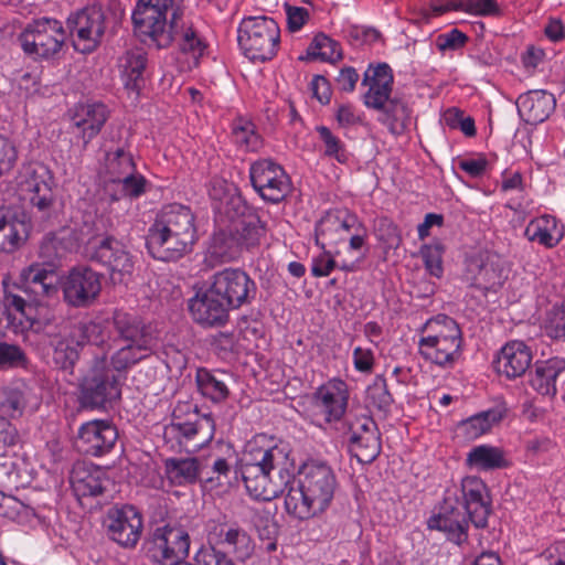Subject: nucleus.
Listing matches in <instances>:
<instances>
[{
	"label": "nucleus",
	"instance_id": "13d9d810",
	"mask_svg": "<svg viewBox=\"0 0 565 565\" xmlns=\"http://www.w3.org/2000/svg\"><path fill=\"white\" fill-rule=\"evenodd\" d=\"M420 255L426 270L437 278L443 275V247L440 245H425L420 249Z\"/></svg>",
	"mask_w": 565,
	"mask_h": 565
},
{
	"label": "nucleus",
	"instance_id": "4d7b16f0",
	"mask_svg": "<svg viewBox=\"0 0 565 565\" xmlns=\"http://www.w3.org/2000/svg\"><path fill=\"white\" fill-rule=\"evenodd\" d=\"M317 130L326 147L324 154L337 159L340 163L347 162L348 154L340 139L328 127L320 126Z\"/></svg>",
	"mask_w": 565,
	"mask_h": 565
},
{
	"label": "nucleus",
	"instance_id": "473e14b6",
	"mask_svg": "<svg viewBox=\"0 0 565 565\" xmlns=\"http://www.w3.org/2000/svg\"><path fill=\"white\" fill-rule=\"evenodd\" d=\"M343 382L320 386L313 394V404L328 422L340 419L348 405V392Z\"/></svg>",
	"mask_w": 565,
	"mask_h": 565
},
{
	"label": "nucleus",
	"instance_id": "39448f33",
	"mask_svg": "<svg viewBox=\"0 0 565 565\" xmlns=\"http://www.w3.org/2000/svg\"><path fill=\"white\" fill-rule=\"evenodd\" d=\"M181 0H139L134 12L135 32L143 42L153 43L158 49L168 47L173 40L171 22L181 19Z\"/></svg>",
	"mask_w": 565,
	"mask_h": 565
},
{
	"label": "nucleus",
	"instance_id": "f704fd0d",
	"mask_svg": "<svg viewBox=\"0 0 565 565\" xmlns=\"http://www.w3.org/2000/svg\"><path fill=\"white\" fill-rule=\"evenodd\" d=\"M565 372V360L553 358L535 364V371L531 374V386L543 396L556 394V381Z\"/></svg>",
	"mask_w": 565,
	"mask_h": 565
},
{
	"label": "nucleus",
	"instance_id": "7ed1b4c3",
	"mask_svg": "<svg viewBox=\"0 0 565 565\" xmlns=\"http://www.w3.org/2000/svg\"><path fill=\"white\" fill-rule=\"evenodd\" d=\"M286 511L299 520L323 512L331 503L337 479L330 466L323 462L303 465L299 479L287 487Z\"/></svg>",
	"mask_w": 565,
	"mask_h": 565
},
{
	"label": "nucleus",
	"instance_id": "c756f323",
	"mask_svg": "<svg viewBox=\"0 0 565 565\" xmlns=\"http://www.w3.org/2000/svg\"><path fill=\"white\" fill-rule=\"evenodd\" d=\"M430 529L446 532L450 540L460 544L467 539L468 521L459 505H454L450 498L445 499V504L438 515L429 519Z\"/></svg>",
	"mask_w": 565,
	"mask_h": 565
},
{
	"label": "nucleus",
	"instance_id": "b1692460",
	"mask_svg": "<svg viewBox=\"0 0 565 565\" xmlns=\"http://www.w3.org/2000/svg\"><path fill=\"white\" fill-rule=\"evenodd\" d=\"M108 117L109 110L103 103L78 104L71 115L72 134L83 140L85 148L100 132Z\"/></svg>",
	"mask_w": 565,
	"mask_h": 565
},
{
	"label": "nucleus",
	"instance_id": "1a4fd4ad",
	"mask_svg": "<svg viewBox=\"0 0 565 565\" xmlns=\"http://www.w3.org/2000/svg\"><path fill=\"white\" fill-rule=\"evenodd\" d=\"M23 190L29 193V202L34 217L47 221L56 214L57 185L52 171L42 163L25 168Z\"/></svg>",
	"mask_w": 565,
	"mask_h": 565
},
{
	"label": "nucleus",
	"instance_id": "9b49d317",
	"mask_svg": "<svg viewBox=\"0 0 565 565\" xmlns=\"http://www.w3.org/2000/svg\"><path fill=\"white\" fill-rule=\"evenodd\" d=\"M190 535L180 524L157 526L147 541V552L152 561L162 565H179L190 551Z\"/></svg>",
	"mask_w": 565,
	"mask_h": 565
},
{
	"label": "nucleus",
	"instance_id": "aec40b11",
	"mask_svg": "<svg viewBox=\"0 0 565 565\" xmlns=\"http://www.w3.org/2000/svg\"><path fill=\"white\" fill-rule=\"evenodd\" d=\"M248 207L239 196H232L226 203L225 214L232 222L231 230L235 234L243 250H250L259 245L265 233V226L259 216L254 213L246 214Z\"/></svg>",
	"mask_w": 565,
	"mask_h": 565
},
{
	"label": "nucleus",
	"instance_id": "e433bc0d",
	"mask_svg": "<svg viewBox=\"0 0 565 565\" xmlns=\"http://www.w3.org/2000/svg\"><path fill=\"white\" fill-rule=\"evenodd\" d=\"M216 544L223 547V552L235 555L238 559L245 561L254 550L252 539L247 532L239 526H227L221 524L217 533Z\"/></svg>",
	"mask_w": 565,
	"mask_h": 565
},
{
	"label": "nucleus",
	"instance_id": "69168bd1",
	"mask_svg": "<svg viewBox=\"0 0 565 565\" xmlns=\"http://www.w3.org/2000/svg\"><path fill=\"white\" fill-rule=\"evenodd\" d=\"M468 38L465 33L459 31L458 29H452L448 33L439 34L436 39V46L440 52H445L447 50H457L465 45Z\"/></svg>",
	"mask_w": 565,
	"mask_h": 565
},
{
	"label": "nucleus",
	"instance_id": "f8f14e48",
	"mask_svg": "<svg viewBox=\"0 0 565 565\" xmlns=\"http://www.w3.org/2000/svg\"><path fill=\"white\" fill-rule=\"evenodd\" d=\"M88 255L102 264L114 284H122L131 278L135 260L127 247L114 236H105L89 243Z\"/></svg>",
	"mask_w": 565,
	"mask_h": 565
},
{
	"label": "nucleus",
	"instance_id": "c03bdc74",
	"mask_svg": "<svg viewBox=\"0 0 565 565\" xmlns=\"http://www.w3.org/2000/svg\"><path fill=\"white\" fill-rule=\"evenodd\" d=\"M393 402L386 380L382 375H376L365 392L366 407L371 412H377L385 416L390 412Z\"/></svg>",
	"mask_w": 565,
	"mask_h": 565
},
{
	"label": "nucleus",
	"instance_id": "5fc2aeb1",
	"mask_svg": "<svg viewBox=\"0 0 565 565\" xmlns=\"http://www.w3.org/2000/svg\"><path fill=\"white\" fill-rule=\"evenodd\" d=\"M362 257L363 255L355 257L353 260H342L338 264L329 253H323L313 260L311 273L315 277H326L330 275L337 266L344 271H354L358 269Z\"/></svg>",
	"mask_w": 565,
	"mask_h": 565
},
{
	"label": "nucleus",
	"instance_id": "5701e85b",
	"mask_svg": "<svg viewBox=\"0 0 565 565\" xmlns=\"http://www.w3.org/2000/svg\"><path fill=\"white\" fill-rule=\"evenodd\" d=\"M231 310L211 285L205 291L198 292L189 300V311L193 320L203 327L225 326Z\"/></svg>",
	"mask_w": 565,
	"mask_h": 565
},
{
	"label": "nucleus",
	"instance_id": "680f3d73",
	"mask_svg": "<svg viewBox=\"0 0 565 565\" xmlns=\"http://www.w3.org/2000/svg\"><path fill=\"white\" fill-rule=\"evenodd\" d=\"M82 344L88 342L97 347H103L107 342L108 334L102 323L89 321L78 326Z\"/></svg>",
	"mask_w": 565,
	"mask_h": 565
},
{
	"label": "nucleus",
	"instance_id": "864d4df0",
	"mask_svg": "<svg viewBox=\"0 0 565 565\" xmlns=\"http://www.w3.org/2000/svg\"><path fill=\"white\" fill-rule=\"evenodd\" d=\"M106 170L110 177L109 180H118L122 179L124 175L135 172L136 166L130 153L124 149H117L113 153H107Z\"/></svg>",
	"mask_w": 565,
	"mask_h": 565
},
{
	"label": "nucleus",
	"instance_id": "774afa93",
	"mask_svg": "<svg viewBox=\"0 0 565 565\" xmlns=\"http://www.w3.org/2000/svg\"><path fill=\"white\" fill-rule=\"evenodd\" d=\"M201 565H235L233 559L225 552L216 548L200 550Z\"/></svg>",
	"mask_w": 565,
	"mask_h": 565
},
{
	"label": "nucleus",
	"instance_id": "7c9ffc66",
	"mask_svg": "<svg viewBox=\"0 0 565 565\" xmlns=\"http://www.w3.org/2000/svg\"><path fill=\"white\" fill-rule=\"evenodd\" d=\"M455 332L446 338L436 339V337H423L419 340V352L426 359L435 364L445 366L454 363L459 355L461 338H452Z\"/></svg>",
	"mask_w": 565,
	"mask_h": 565
},
{
	"label": "nucleus",
	"instance_id": "6e6d98bb",
	"mask_svg": "<svg viewBox=\"0 0 565 565\" xmlns=\"http://www.w3.org/2000/svg\"><path fill=\"white\" fill-rule=\"evenodd\" d=\"M424 332L428 334L426 337H436V339L446 338V335L455 332L452 338H461V330L458 323L450 317L445 315H438L437 317L429 319L424 328Z\"/></svg>",
	"mask_w": 565,
	"mask_h": 565
},
{
	"label": "nucleus",
	"instance_id": "cd10ccee",
	"mask_svg": "<svg viewBox=\"0 0 565 565\" xmlns=\"http://www.w3.org/2000/svg\"><path fill=\"white\" fill-rule=\"evenodd\" d=\"M556 100L546 90H530L519 96L516 107L521 118L531 125L543 122L554 111Z\"/></svg>",
	"mask_w": 565,
	"mask_h": 565
},
{
	"label": "nucleus",
	"instance_id": "c9c22d12",
	"mask_svg": "<svg viewBox=\"0 0 565 565\" xmlns=\"http://www.w3.org/2000/svg\"><path fill=\"white\" fill-rule=\"evenodd\" d=\"M147 180L136 171L122 179L109 180L105 186V193L109 196L110 203L124 202L125 206L131 204V200L139 198L146 192Z\"/></svg>",
	"mask_w": 565,
	"mask_h": 565
},
{
	"label": "nucleus",
	"instance_id": "2eb2a0df",
	"mask_svg": "<svg viewBox=\"0 0 565 565\" xmlns=\"http://www.w3.org/2000/svg\"><path fill=\"white\" fill-rule=\"evenodd\" d=\"M249 178L256 192L270 203L281 202L291 190L288 174L271 159H260L252 163Z\"/></svg>",
	"mask_w": 565,
	"mask_h": 565
},
{
	"label": "nucleus",
	"instance_id": "a19ab883",
	"mask_svg": "<svg viewBox=\"0 0 565 565\" xmlns=\"http://www.w3.org/2000/svg\"><path fill=\"white\" fill-rule=\"evenodd\" d=\"M147 65V56L143 52L129 51L120 58L119 66L122 70L125 86L134 92H139L145 83L143 72Z\"/></svg>",
	"mask_w": 565,
	"mask_h": 565
},
{
	"label": "nucleus",
	"instance_id": "58836bf2",
	"mask_svg": "<svg viewBox=\"0 0 565 565\" xmlns=\"http://www.w3.org/2000/svg\"><path fill=\"white\" fill-rule=\"evenodd\" d=\"M524 235L529 241L537 242L547 248L556 246L563 237L556 218L547 214L532 220L525 227Z\"/></svg>",
	"mask_w": 565,
	"mask_h": 565
},
{
	"label": "nucleus",
	"instance_id": "412c9836",
	"mask_svg": "<svg viewBox=\"0 0 565 565\" xmlns=\"http://www.w3.org/2000/svg\"><path fill=\"white\" fill-rule=\"evenodd\" d=\"M115 338L114 342L140 345L141 348H157V334L152 327L139 316L122 310H115L110 320Z\"/></svg>",
	"mask_w": 565,
	"mask_h": 565
},
{
	"label": "nucleus",
	"instance_id": "9d476101",
	"mask_svg": "<svg viewBox=\"0 0 565 565\" xmlns=\"http://www.w3.org/2000/svg\"><path fill=\"white\" fill-rule=\"evenodd\" d=\"M175 435L180 443H193L199 448L214 438L215 423L211 414H201L196 405L179 402L172 412V422L166 428Z\"/></svg>",
	"mask_w": 565,
	"mask_h": 565
},
{
	"label": "nucleus",
	"instance_id": "603ef678",
	"mask_svg": "<svg viewBox=\"0 0 565 565\" xmlns=\"http://www.w3.org/2000/svg\"><path fill=\"white\" fill-rule=\"evenodd\" d=\"M316 243L321 248L327 245H335L345 241V236L341 235L335 224L333 212H327L316 225Z\"/></svg>",
	"mask_w": 565,
	"mask_h": 565
},
{
	"label": "nucleus",
	"instance_id": "6ab92c4d",
	"mask_svg": "<svg viewBox=\"0 0 565 565\" xmlns=\"http://www.w3.org/2000/svg\"><path fill=\"white\" fill-rule=\"evenodd\" d=\"M507 277L504 260L495 253L483 252L468 262L466 279L484 292L497 291Z\"/></svg>",
	"mask_w": 565,
	"mask_h": 565
},
{
	"label": "nucleus",
	"instance_id": "c85d7f7f",
	"mask_svg": "<svg viewBox=\"0 0 565 565\" xmlns=\"http://www.w3.org/2000/svg\"><path fill=\"white\" fill-rule=\"evenodd\" d=\"M22 288L34 299L52 297L57 294V275L55 268L32 264L21 273Z\"/></svg>",
	"mask_w": 565,
	"mask_h": 565
},
{
	"label": "nucleus",
	"instance_id": "338daca9",
	"mask_svg": "<svg viewBox=\"0 0 565 565\" xmlns=\"http://www.w3.org/2000/svg\"><path fill=\"white\" fill-rule=\"evenodd\" d=\"M445 120L450 127L459 126L460 130L468 137H473L477 132L473 118L462 117L458 109H449L445 115Z\"/></svg>",
	"mask_w": 565,
	"mask_h": 565
},
{
	"label": "nucleus",
	"instance_id": "49530a36",
	"mask_svg": "<svg viewBox=\"0 0 565 565\" xmlns=\"http://www.w3.org/2000/svg\"><path fill=\"white\" fill-rule=\"evenodd\" d=\"M181 19L171 22V33L173 32V40L183 53H190L194 58L201 56L205 50V44L198 36L196 32L191 26H184L180 23Z\"/></svg>",
	"mask_w": 565,
	"mask_h": 565
},
{
	"label": "nucleus",
	"instance_id": "a211bd4d",
	"mask_svg": "<svg viewBox=\"0 0 565 565\" xmlns=\"http://www.w3.org/2000/svg\"><path fill=\"white\" fill-rule=\"evenodd\" d=\"M74 47L82 53L94 51L105 32V14L99 7H88L67 20Z\"/></svg>",
	"mask_w": 565,
	"mask_h": 565
},
{
	"label": "nucleus",
	"instance_id": "a18cd8bd",
	"mask_svg": "<svg viewBox=\"0 0 565 565\" xmlns=\"http://www.w3.org/2000/svg\"><path fill=\"white\" fill-rule=\"evenodd\" d=\"M28 404L25 385L4 386L0 390V411L11 417H21Z\"/></svg>",
	"mask_w": 565,
	"mask_h": 565
},
{
	"label": "nucleus",
	"instance_id": "bb28decb",
	"mask_svg": "<svg viewBox=\"0 0 565 565\" xmlns=\"http://www.w3.org/2000/svg\"><path fill=\"white\" fill-rule=\"evenodd\" d=\"M532 362V352L522 341L508 342L493 361L495 371L508 379L523 375Z\"/></svg>",
	"mask_w": 565,
	"mask_h": 565
},
{
	"label": "nucleus",
	"instance_id": "4468645a",
	"mask_svg": "<svg viewBox=\"0 0 565 565\" xmlns=\"http://www.w3.org/2000/svg\"><path fill=\"white\" fill-rule=\"evenodd\" d=\"M102 274L84 265L73 267L62 281L63 297L74 308H88L102 291Z\"/></svg>",
	"mask_w": 565,
	"mask_h": 565
},
{
	"label": "nucleus",
	"instance_id": "0eeeda50",
	"mask_svg": "<svg viewBox=\"0 0 565 565\" xmlns=\"http://www.w3.org/2000/svg\"><path fill=\"white\" fill-rule=\"evenodd\" d=\"M120 396V383L110 374L107 355H95L79 384L78 401L82 407L105 408Z\"/></svg>",
	"mask_w": 565,
	"mask_h": 565
},
{
	"label": "nucleus",
	"instance_id": "ea45409f",
	"mask_svg": "<svg viewBox=\"0 0 565 565\" xmlns=\"http://www.w3.org/2000/svg\"><path fill=\"white\" fill-rule=\"evenodd\" d=\"M74 246L75 242L71 233H49L40 243L39 256L43 259L44 264L55 268L56 262L62 259Z\"/></svg>",
	"mask_w": 565,
	"mask_h": 565
},
{
	"label": "nucleus",
	"instance_id": "f3484780",
	"mask_svg": "<svg viewBox=\"0 0 565 565\" xmlns=\"http://www.w3.org/2000/svg\"><path fill=\"white\" fill-rule=\"evenodd\" d=\"M345 431L350 454L361 463H371L381 452V434L372 417L349 418Z\"/></svg>",
	"mask_w": 565,
	"mask_h": 565
},
{
	"label": "nucleus",
	"instance_id": "79ce46f5",
	"mask_svg": "<svg viewBox=\"0 0 565 565\" xmlns=\"http://www.w3.org/2000/svg\"><path fill=\"white\" fill-rule=\"evenodd\" d=\"M467 463L478 470H494L507 466L503 451L488 445L473 447L467 456Z\"/></svg>",
	"mask_w": 565,
	"mask_h": 565
},
{
	"label": "nucleus",
	"instance_id": "f03ea898",
	"mask_svg": "<svg viewBox=\"0 0 565 565\" xmlns=\"http://www.w3.org/2000/svg\"><path fill=\"white\" fill-rule=\"evenodd\" d=\"M198 241L195 216L190 207L163 206L148 230L147 248L159 260L175 262L190 253Z\"/></svg>",
	"mask_w": 565,
	"mask_h": 565
},
{
	"label": "nucleus",
	"instance_id": "4be33fe9",
	"mask_svg": "<svg viewBox=\"0 0 565 565\" xmlns=\"http://www.w3.org/2000/svg\"><path fill=\"white\" fill-rule=\"evenodd\" d=\"M118 439L117 428L107 420H90L84 423L77 434V449L93 457L109 454Z\"/></svg>",
	"mask_w": 565,
	"mask_h": 565
},
{
	"label": "nucleus",
	"instance_id": "dca6fc26",
	"mask_svg": "<svg viewBox=\"0 0 565 565\" xmlns=\"http://www.w3.org/2000/svg\"><path fill=\"white\" fill-rule=\"evenodd\" d=\"M211 286L232 310L249 305L257 294L255 281L238 268H225L215 273Z\"/></svg>",
	"mask_w": 565,
	"mask_h": 565
},
{
	"label": "nucleus",
	"instance_id": "6e6552de",
	"mask_svg": "<svg viewBox=\"0 0 565 565\" xmlns=\"http://www.w3.org/2000/svg\"><path fill=\"white\" fill-rule=\"evenodd\" d=\"M65 39L62 22L52 18L33 20L19 35L23 52L34 60L54 57L62 50Z\"/></svg>",
	"mask_w": 565,
	"mask_h": 565
},
{
	"label": "nucleus",
	"instance_id": "de8ad7c7",
	"mask_svg": "<svg viewBox=\"0 0 565 565\" xmlns=\"http://www.w3.org/2000/svg\"><path fill=\"white\" fill-rule=\"evenodd\" d=\"M196 385L201 394L214 403L223 402L230 394L226 383L206 369L198 370Z\"/></svg>",
	"mask_w": 565,
	"mask_h": 565
},
{
	"label": "nucleus",
	"instance_id": "2f4dec72",
	"mask_svg": "<svg viewBox=\"0 0 565 565\" xmlns=\"http://www.w3.org/2000/svg\"><path fill=\"white\" fill-rule=\"evenodd\" d=\"M156 349L141 348L140 345L122 344L116 349L108 360L110 374L120 380L126 379L128 372L139 363L151 358Z\"/></svg>",
	"mask_w": 565,
	"mask_h": 565
},
{
	"label": "nucleus",
	"instance_id": "37998d69",
	"mask_svg": "<svg viewBox=\"0 0 565 565\" xmlns=\"http://www.w3.org/2000/svg\"><path fill=\"white\" fill-rule=\"evenodd\" d=\"M242 252L243 247L230 226L226 230H220L213 235L211 245L212 256L220 258L222 262H231L238 258Z\"/></svg>",
	"mask_w": 565,
	"mask_h": 565
},
{
	"label": "nucleus",
	"instance_id": "8fccbe9b",
	"mask_svg": "<svg viewBox=\"0 0 565 565\" xmlns=\"http://www.w3.org/2000/svg\"><path fill=\"white\" fill-rule=\"evenodd\" d=\"M501 419V414L488 411L468 418L459 424L458 429L468 440H473L489 431L494 423Z\"/></svg>",
	"mask_w": 565,
	"mask_h": 565
},
{
	"label": "nucleus",
	"instance_id": "3c124183",
	"mask_svg": "<svg viewBox=\"0 0 565 565\" xmlns=\"http://www.w3.org/2000/svg\"><path fill=\"white\" fill-rule=\"evenodd\" d=\"M341 58L339 44L323 33L317 34L307 49L305 56L300 60L305 61H334Z\"/></svg>",
	"mask_w": 565,
	"mask_h": 565
},
{
	"label": "nucleus",
	"instance_id": "393cba45",
	"mask_svg": "<svg viewBox=\"0 0 565 565\" xmlns=\"http://www.w3.org/2000/svg\"><path fill=\"white\" fill-rule=\"evenodd\" d=\"M72 490L78 500L104 494L109 484L106 472L85 462H77L70 473Z\"/></svg>",
	"mask_w": 565,
	"mask_h": 565
},
{
	"label": "nucleus",
	"instance_id": "ddd939ff",
	"mask_svg": "<svg viewBox=\"0 0 565 565\" xmlns=\"http://www.w3.org/2000/svg\"><path fill=\"white\" fill-rule=\"evenodd\" d=\"M104 527L109 540L124 548H135L143 530L141 512L131 504L115 505L108 509Z\"/></svg>",
	"mask_w": 565,
	"mask_h": 565
},
{
	"label": "nucleus",
	"instance_id": "09e8293b",
	"mask_svg": "<svg viewBox=\"0 0 565 565\" xmlns=\"http://www.w3.org/2000/svg\"><path fill=\"white\" fill-rule=\"evenodd\" d=\"M53 347V361L63 370H71L79 358L82 342L67 338H54L51 341Z\"/></svg>",
	"mask_w": 565,
	"mask_h": 565
},
{
	"label": "nucleus",
	"instance_id": "a878e982",
	"mask_svg": "<svg viewBox=\"0 0 565 565\" xmlns=\"http://www.w3.org/2000/svg\"><path fill=\"white\" fill-rule=\"evenodd\" d=\"M484 491L486 486L480 479L466 478L461 483L462 503L459 508L476 527H484L488 523L490 507L484 501Z\"/></svg>",
	"mask_w": 565,
	"mask_h": 565
},
{
	"label": "nucleus",
	"instance_id": "f257e3e1",
	"mask_svg": "<svg viewBox=\"0 0 565 565\" xmlns=\"http://www.w3.org/2000/svg\"><path fill=\"white\" fill-rule=\"evenodd\" d=\"M289 446L282 441L273 446L246 445L239 471L245 488L256 500L270 501L280 495L294 480Z\"/></svg>",
	"mask_w": 565,
	"mask_h": 565
},
{
	"label": "nucleus",
	"instance_id": "052dcab7",
	"mask_svg": "<svg viewBox=\"0 0 565 565\" xmlns=\"http://www.w3.org/2000/svg\"><path fill=\"white\" fill-rule=\"evenodd\" d=\"M25 353L19 345L0 342V369L23 366Z\"/></svg>",
	"mask_w": 565,
	"mask_h": 565
},
{
	"label": "nucleus",
	"instance_id": "423d86ee",
	"mask_svg": "<svg viewBox=\"0 0 565 565\" xmlns=\"http://www.w3.org/2000/svg\"><path fill=\"white\" fill-rule=\"evenodd\" d=\"M280 31L276 21L268 17H248L237 30V42L250 61L271 60L279 46Z\"/></svg>",
	"mask_w": 565,
	"mask_h": 565
},
{
	"label": "nucleus",
	"instance_id": "0e129e2a",
	"mask_svg": "<svg viewBox=\"0 0 565 565\" xmlns=\"http://www.w3.org/2000/svg\"><path fill=\"white\" fill-rule=\"evenodd\" d=\"M233 136L235 142L239 146H245L247 150H255L259 146V136L255 134L250 124L245 126L235 125L233 127Z\"/></svg>",
	"mask_w": 565,
	"mask_h": 565
},
{
	"label": "nucleus",
	"instance_id": "e2e57ef3",
	"mask_svg": "<svg viewBox=\"0 0 565 565\" xmlns=\"http://www.w3.org/2000/svg\"><path fill=\"white\" fill-rule=\"evenodd\" d=\"M17 158L14 145L8 138L0 136V177L12 170Z\"/></svg>",
	"mask_w": 565,
	"mask_h": 565
},
{
	"label": "nucleus",
	"instance_id": "4c0bfd02",
	"mask_svg": "<svg viewBox=\"0 0 565 565\" xmlns=\"http://www.w3.org/2000/svg\"><path fill=\"white\" fill-rule=\"evenodd\" d=\"M28 225L0 210V253H13L28 239Z\"/></svg>",
	"mask_w": 565,
	"mask_h": 565
},
{
	"label": "nucleus",
	"instance_id": "20e7f679",
	"mask_svg": "<svg viewBox=\"0 0 565 565\" xmlns=\"http://www.w3.org/2000/svg\"><path fill=\"white\" fill-rule=\"evenodd\" d=\"M362 84L369 86L363 96L364 105L381 114L379 120L386 125L392 134H403L409 125L412 111L403 99L391 97L393 86L391 67L385 63L375 67L370 66L364 73Z\"/></svg>",
	"mask_w": 565,
	"mask_h": 565
},
{
	"label": "nucleus",
	"instance_id": "72a5a7b5",
	"mask_svg": "<svg viewBox=\"0 0 565 565\" xmlns=\"http://www.w3.org/2000/svg\"><path fill=\"white\" fill-rule=\"evenodd\" d=\"M164 468L168 479L178 486L193 483L198 478H205L206 481H213L207 466L203 465L198 458H168L164 461Z\"/></svg>",
	"mask_w": 565,
	"mask_h": 565
},
{
	"label": "nucleus",
	"instance_id": "bf43d9fd",
	"mask_svg": "<svg viewBox=\"0 0 565 565\" xmlns=\"http://www.w3.org/2000/svg\"><path fill=\"white\" fill-rule=\"evenodd\" d=\"M455 11H466L478 15H497L500 13L495 0H466L454 6Z\"/></svg>",
	"mask_w": 565,
	"mask_h": 565
}]
</instances>
